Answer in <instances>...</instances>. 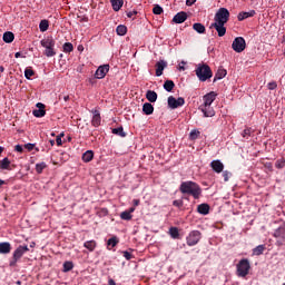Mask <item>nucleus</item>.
I'll list each match as a JSON object with an SVG mask.
<instances>
[{"label": "nucleus", "instance_id": "1", "mask_svg": "<svg viewBox=\"0 0 285 285\" xmlns=\"http://www.w3.org/2000/svg\"><path fill=\"white\" fill-rule=\"evenodd\" d=\"M215 99H217V92L215 91H210L203 97V104L199 106V110L204 117H215V109L212 107Z\"/></svg>", "mask_w": 285, "mask_h": 285}, {"label": "nucleus", "instance_id": "2", "mask_svg": "<svg viewBox=\"0 0 285 285\" xmlns=\"http://www.w3.org/2000/svg\"><path fill=\"white\" fill-rule=\"evenodd\" d=\"M179 190L183 195H191L194 199H199V197H202V187L193 180L183 181Z\"/></svg>", "mask_w": 285, "mask_h": 285}, {"label": "nucleus", "instance_id": "3", "mask_svg": "<svg viewBox=\"0 0 285 285\" xmlns=\"http://www.w3.org/2000/svg\"><path fill=\"white\" fill-rule=\"evenodd\" d=\"M55 38H52V36H48L40 41V46L45 48V57H55V55H57V51H55Z\"/></svg>", "mask_w": 285, "mask_h": 285}, {"label": "nucleus", "instance_id": "4", "mask_svg": "<svg viewBox=\"0 0 285 285\" xmlns=\"http://www.w3.org/2000/svg\"><path fill=\"white\" fill-rule=\"evenodd\" d=\"M196 76L198 77L199 81H208L210 77H213V70L208 65H198L196 68Z\"/></svg>", "mask_w": 285, "mask_h": 285}, {"label": "nucleus", "instance_id": "5", "mask_svg": "<svg viewBox=\"0 0 285 285\" xmlns=\"http://www.w3.org/2000/svg\"><path fill=\"white\" fill-rule=\"evenodd\" d=\"M230 19V11L226 8H220L216 12L214 17V23H223L226 24L228 23V20Z\"/></svg>", "mask_w": 285, "mask_h": 285}, {"label": "nucleus", "instance_id": "6", "mask_svg": "<svg viewBox=\"0 0 285 285\" xmlns=\"http://www.w3.org/2000/svg\"><path fill=\"white\" fill-rule=\"evenodd\" d=\"M236 268L238 277H246V275H248L250 272V262H248L246 258H243L239 261Z\"/></svg>", "mask_w": 285, "mask_h": 285}, {"label": "nucleus", "instance_id": "7", "mask_svg": "<svg viewBox=\"0 0 285 285\" xmlns=\"http://www.w3.org/2000/svg\"><path fill=\"white\" fill-rule=\"evenodd\" d=\"M202 239V232L191 230L186 237L187 246H197Z\"/></svg>", "mask_w": 285, "mask_h": 285}, {"label": "nucleus", "instance_id": "8", "mask_svg": "<svg viewBox=\"0 0 285 285\" xmlns=\"http://www.w3.org/2000/svg\"><path fill=\"white\" fill-rule=\"evenodd\" d=\"M232 48L235 52H244L246 50V40L242 37L235 38Z\"/></svg>", "mask_w": 285, "mask_h": 285}, {"label": "nucleus", "instance_id": "9", "mask_svg": "<svg viewBox=\"0 0 285 285\" xmlns=\"http://www.w3.org/2000/svg\"><path fill=\"white\" fill-rule=\"evenodd\" d=\"M186 104V100L184 98L176 99L175 97L170 96L168 97V106L169 108L174 109L179 108Z\"/></svg>", "mask_w": 285, "mask_h": 285}, {"label": "nucleus", "instance_id": "10", "mask_svg": "<svg viewBox=\"0 0 285 285\" xmlns=\"http://www.w3.org/2000/svg\"><path fill=\"white\" fill-rule=\"evenodd\" d=\"M109 70H110V65H102V66L98 67V69L95 72V78L104 79V77H106V75H108Z\"/></svg>", "mask_w": 285, "mask_h": 285}, {"label": "nucleus", "instance_id": "11", "mask_svg": "<svg viewBox=\"0 0 285 285\" xmlns=\"http://www.w3.org/2000/svg\"><path fill=\"white\" fill-rule=\"evenodd\" d=\"M28 246H19L13 253V259L17 262L23 257V254L28 253Z\"/></svg>", "mask_w": 285, "mask_h": 285}, {"label": "nucleus", "instance_id": "12", "mask_svg": "<svg viewBox=\"0 0 285 285\" xmlns=\"http://www.w3.org/2000/svg\"><path fill=\"white\" fill-rule=\"evenodd\" d=\"M224 23L213 22L209 28H215L218 37H224L226 35V28Z\"/></svg>", "mask_w": 285, "mask_h": 285}, {"label": "nucleus", "instance_id": "13", "mask_svg": "<svg viewBox=\"0 0 285 285\" xmlns=\"http://www.w3.org/2000/svg\"><path fill=\"white\" fill-rule=\"evenodd\" d=\"M92 112L94 117L91 119V126L99 128V126H101V114H99V110L97 109H95Z\"/></svg>", "mask_w": 285, "mask_h": 285}, {"label": "nucleus", "instance_id": "14", "mask_svg": "<svg viewBox=\"0 0 285 285\" xmlns=\"http://www.w3.org/2000/svg\"><path fill=\"white\" fill-rule=\"evenodd\" d=\"M210 167L214 173H224V163L220 160H213Z\"/></svg>", "mask_w": 285, "mask_h": 285}, {"label": "nucleus", "instance_id": "15", "mask_svg": "<svg viewBox=\"0 0 285 285\" xmlns=\"http://www.w3.org/2000/svg\"><path fill=\"white\" fill-rule=\"evenodd\" d=\"M37 108L38 109L33 110V117H46V105L38 102Z\"/></svg>", "mask_w": 285, "mask_h": 285}, {"label": "nucleus", "instance_id": "16", "mask_svg": "<svg viewBox=\"0 0 285 285\" xmlns=\"http://www.w3.org/2000/svg\"><path fill=\"white\" fill-rule=\"evenodd\" d=\"M166 66H168V63H166L164 60H160L156 63V77H161V75H164Z\"/></svg>", "mask_w": 285, "mask_h": 285}, {"label": "nucleus", "instance_id": "17", "mask_svg": "<svg viewBox=\"0 0 285 285\" xmlns=\"http://www.w3.org/2000/svg\"><path fill=\"white\" fill-rule=\"evenodd\" d=\"M188 19V14L184 11L178 12L174 18H173V22L174 23H184V21H186Z\"/></svg>", "mask_w": 285, "mask_h": 285}, {"label": "nucleus", "instance_id": "18", "mask_svg": "<svg viewBox=\"0 0 285 285\" xmlns=\"http://www.w3.org/2000/svg\"><path fill=\"white\" fill-rule=\"evenodd\" d=\"M274 237H276V239H283V242H285V224L274 232Z\"/></svg>", "mask_w": 285, "mask_h": 285}, {"label": "nucleus", "instance_id": "19", "mask_svg": "<svg viewBox=\"0 0 285 285\" xmlns=\"http://www.w3.org/2000/svg\"><path fill=\"white\" fill-rule=\"evenodd\" d=\"M254 14H256L255 10H250V11H242L238 13L237 19L238 21H244V19H248L250 17H253Z\"/></svg>", "mask_w": 285, "mask_h": 285}, {"label": "nucleus", "instance_id": "20", "mask_svg": "<svg viewBox=\"0 0 285 285\" xmlns=\"http://www.w3.org/2000/svg\"><path fill=\"white\" fill-rule=\"evenodd\" d=\"M135 210V207H130L129 210H125L120 214V218L125 222H130L132 219V212Z\"/></svg>", "mask_w": 285, "mask_h": 285}, {"label": "nucleus", "instance_id": "21", "mask_svg": "<svg viewBox=\"0 0 285 285\" xmlns=\"http://www.w3.org/2000/svg\"><path fill=\"white\" fill-rule=\"evenodd\" d=\"M197 210L200 215H208V213H210V206H208V204H200Z\"/></svg>", "mask_w": 285, "mask_h": 285}, {"label": "nucleus", "instance_id": "22", "mask_svg": "<svg viewBox=\"0 0 285 285\" xmlns=\"http://www.w3.org/2000/svg\"><path fill=\"white\" fill-rule=\"evenodd\" d=\"M142 112L145 115H153V112H155V107H153V104L150 102H145L142 106Z\"/></svg>", "mask_w": 285, "mask_h": 285}, {"label": "nucleus", "instance_id": "23", "mask_svg": "<svg viewBox=\"0 0 285 285\" xmlns=\"http://www.w3.org/2000/svg\"><path fill=\"white\" fill-rule=\"evenodd\" d=\"M92 159H95V153L92 150H87L82 155V161H85L86 164H88L89 161H92Z\"/></svg>", "mask_w": 285, "mask_h": 285}, {"label": "nucleus", "instance_id": "24", "mask_svg": "<svg viewBox=\"0 0 285 285\" xmlns=\"http://www.w3.org/2000/svg\"><path fill=\"white\" fill-rule=\"evenodd\" d=\"M11 246L10 243H0V253L2 255H8V253H10L11 250Z\"/></svg>", "mask_w": 285, "mask_h": 285}, {"label": "nucleus", "instance_id": "25", "mask_svg": "<svg viewBox=\"0 0 285 285\" xmlns=\"http://www.w3.org/2000/svg\"><path fill=\"white\" fill-rule=\"evenodd\" d=\"M226 75H228V72L226 71V69L224 68H219L215 75L214 81H217L219 79H224V77H226Z\"/></svg>", "mask_w": 285, "mask_h": 285}, {"label": "nucleus", "instance_id": "26", "mask_svg": "<svg viewBox=\"0 0 285 285\" xmlns=\"http://www.w3.org/2000/svg\"><path fill=\"white\" fill-rule=\"evenodd\" d=\"M4 43H12L14 41V33L7 31L3 33Z\"/></svg>", "mask_w": 285, "mask_h": 285}, {"label": "nucleus", "instance_id": "27", "mask_svg": "<svg viewBox=\"0 0 285 285\" xmlns=\"http://www.w3.org/2000/svg\"><path fill=\"white\" fill-rule=\"evenodd\" d=\"M111 6L115 12H119L124 6V0H111Z\"/></svg>", "mask_w": 285, "mask_h": 285}, {"label": "nucleus", "instance_id": "28", "mask_svg": "<svg viewBox=\"0 0 285 285\" xmlns=\"http://www.w3.org/2000/svg\"><path fill=\"white\" fill-rule=\"evenodd\" d=\"M193 28L196 32H198V35H204V32H206V27L199 22L194 23Z\"/></svg>", "mask_w": 285, "mask_h": 285}, {"label": "nucleus", "instance_id": "29", "mask_svg": "<svg viewBox=\"0 0 285 285\" xmlns=\"http://www.w3.org/2000/svg\"><path fill=\"white\" fill-rule=\"evenodd\" d=\"M146 99H148L150 104H155V101H157V94L153 90H148L146 92Z\"/></svg>", "mask_w": 285, "mask_h": 285}, {"label": "nucleus", "instance_id": "30", "mask_svg": "<svg viewBox=\"0 0 285 285\" xmlns=\"http://www.w3.org/2000/svg\"><path fill=\"white\" fill-rule=\"evenodd\" d=\"M85 248H87V250H90V253H92V250H95V248H97V242L95 240H87L83 244Z\"/></svg>", "mask_w": 285, "mask_h": 285}, {"label": "nucleus", "instance_id": "31", "mask_svg": "<svg viewBox=\"0 0 285 285\" xmlns=\"http://www.w3.org/2000/svg\"><path fill=\"white\" fill-rule=\"evenodd\" d=\"M164 88L167 90V92H173L175 89V82L173 80H166L164 83Z\"/></svg>", "mask_w": 285, "mask_h": 285}, {"label": "nucleus", "instance_id": "32", "mask_svg": "<svg viewBox=\"0 0 285 285\" xmlns=\"http://www.w3.org/2000/svg\"><path fill=\"white\" fill-rule=\"evenodd\" d=\"M264 250H266V246L264 245H258L256 248L253 249V255H263Z\"/></svg>", "mask_w": 285, "mask_h": 285}, {"label": "nucleus", "instance_id": "33", "mask_svg": "<svg viewBox=\"0 0 285 285\" xmlns=\"http://www.w3.org/2000/svg\"><path fill=\"white\" fill-rule=\"evenodd\" d=\"M116 32H117V35H119V37H124V35H126V32H128V28L124 24H120L117 27Z\"/></svg>", "mask_w": 285, "mask_h": 285}, {"label": "nucleus", "instance_id": "34", "mask_svg": "<svg viewBox=\"0 0 285 285\" xmlns=\"http://www.w3.org/2000/svg\"><path fill=\"white\" fill-rule=\"evenodd\" d=\"M39 28H40V32H46L48 28H50V23L48 22V20H41Z\"/></svg>", "mask_w": 285, "mask_h": 285}, {"label": "nucleus", "instance_id": "35", "mask_svg": "<svg viewBox=\"0 0 285 285\" xmlns=\"http://www.w3.org/2000/svg\"><path fill=\"white\" fill-rule=\"evenodd\" d=\"M199 135H202L199 130L197 129L191 130L189 134L190 141H195L196 139H199Z\"/></svg>", "mask_w": 285, "mask_h": 285}, {"label": "nucleus", "instance_id": "36", "mask_svg": "<svg viewBox=\"0 0 285 285\" xmlns=\"http://www.w3.org/2000/svg\"><path fill=\"white\" fill-rule=\"evenodd\" d=\"M169 234L173 239H179V229L177 227H170Z\"/></svg>", "mask_w": 285, "mask_h": 285}, {"label": "nucleus", "instance_id": "37", "mask_svg": "<svg viewBox=\"0 0 285 285\" xmlns=\"http://www.w3.org/2000/svg\"><path fill=\"white\" fill-rule=\"evenodd\" d=\"M72 268H75V264H72V262L67 261L63 263V273H69Z\"/></svg>", "mask_w": 285, "mask_h": 285}, {"label": "nucleus", "instance_id": "38", "mask_svg": "<svg viewBox=\"0 0 285 285\" xmlns=\"http://www.w3.org/2000/svg\"><path fill=\"white\" fill-rule=\"evenodd\" d=\"M107 244H108V246H111V248H115V246H117V244H119V238H117V236H114L108 239Z\"/></svg>", "mask_w": 285, "mask_h": 285}, {"label": "nucleus", "instance_id": "39", "mask_svg": "<svg viewBox=\"0 0 285 285\" xmlns=\"http://www.w3.org/2000/svg\"><path fill=\"white\" fill-rule=\"evenodd\" d=\"M45 168H47L46 163H39L36 165V171L38 173V175H41Z\"/></svg>", "mask_w": 285, "mask_h": 285}, {"label": "nucleus", "instance_id": "40", "mask_svg": "<svg viewBox=\"0 0 285 285\" xmlns=\"http://www.w3.org/2000/svg\"><path fill=\"white\" fill-rule=\"evenodd\" d=\"M0 167L2 168V170H8V168H10V159H2V161L0 163Z\"/></svg>", "mask_w": 285, "mask_h": 285}, {"label": "nucleus", "instance_id": "41", "mask_svg": "<svg viewBox=\"0 0 285 285\" xmlns=\"http://www.w3.org/2000/svg\"><path fill=\"white\" fill-rule=\"evenodd\" d=\"M112 134L114 135H119V137H126V132H124V127L114 128Z\"/></svg>", "mask_w": 285, "mask_h": 285}, {"label": "nucleus", "instance_id": "42", "mask_svg": "<svg viewBox=\"0 0 285 285\" xmlns=\"http://www.w3.org/2000/svg\"><path fill=\"white\" fill-rule=\"evenodd\" d=\"M72 50H75V47L72 46L71 42H66L63 45V52H72Z\"/></svg>", "mask_w": 285, "mask_h": 285}, {"label": "nucleus", "instance_id": "43", "mask_svg": "<svg viewBox=\"0 0 285 285\" xmlns=\"http://www.w3.org/2000/svg\"><path fill=\"white\" fill-rule=\"evenodd\" d=\"M24 77H26V79H30V78L35 77V70H32V68H27L24 70Z\"/></svg>", "mask_w": 285, "mask_h": 285}, {"label": "nucleus", "instance_id": "44", "mask_svg": "<svg viewBox=\"0 0 285 285\" xmlns=\"http://www.w3.org/2000/svg\"><path fill=\"white\" fill-rule=\"evenodd\" d=\"M154 14H163L164 13V8L161 6L156 4L153 9Z\"/></svg>", "mask_w": 285, "mask_h": 285}, {"label": "nucleus", "instance_id": "45", "mask_svg": "<svg viewBox=\"0 0 285 285\" xmlns=\"http://www.w3.org/2000/svg\"><path fill=\"white\" fill-rule=\"evenodd\" d=\"M250 132H253V129L246 128V129H244V131L242 132V137H244V139H248V137H250Z\"/></svg>", "mask_w": 285, "mask_h": 285}, {"label": "nucleus", "instance_id": "46", "mask_svg": "<svg viewBox=\"0 0 285 285\" xmlns=\"http://www.w3.org/2000/svg\"><path fill=\"white\" fill-rule=\"evenodd\" d=\"M285 166V159L284 158H281L278 160H276V164H275V167L281 169V168H284Z\"/></svg>", "mask_w": 285, "mask_h": 285}, {"label": "nucleus", "instance_id": "47", "mask_svg": "<svg viewBox=\"0 0 285 285\" xmlns=\"http://www.w3.org/2000/svg\"><path fill=\"white\" fill-rule=\"evenodd\" d=\"M267 88L268 90H275V88H277V82L276 81L268 82Z\"/></svg>", "mask_w": 285, "mask_h": 285}, {"label": "nucleus", "instance_id": "48", "mask_svg": "<svg viewBox=\"0 0 285 285\" xmlns=\"http://www.w3.org/2000/svg\"><path fill=\"white\" fill-rule=\"evenodd\" d=\"M173 206H176V208H181V206H184V202L183 200H174Z\"/></svg>", "mask_w": 285, "mask_h": 285}, {"label": "nucleus", "instance_id": "49", "mask_svg": "<svg viewBox=\"0 0 285 285\" xmlns=\"http://www.w3.org/2000/svg\"><path fill=\"white\" fill-rule=\"evenodd\" d=\"M223 177H224V181H228V179H229V177H230V173L227 171V170H225V171L223 173Z\"/></svg>", "mask_w": 285, "mask_h": 285}, {"label": "nucleus", "instance_id": "50", "mask_svg": "<svg viewBox=\"0 0 285 285\" xmlns=\"http://www.w3.org/2000/svg\"><path fill=\"white\" fill-rule=\"evenodd\" d=\"M24 148L27 149V150H35V145L33 144H27V145H24Z\"/></svg>", "mask_w": 285, "mask_h": 285}, {"label": "nucleus", "instance_id": "51", "mask_svg": "<svg viewBox=\"0 0 285 285\" xmlns=\"http://www.w3.org/2000/svg\"><path fill=\"white\" fill-rule=\"evenodd\" d=\"M56 144H57V146H63V142L61 140V136H57Z\"/></svg>", "mask_w": 285, "mask_h": 285}, {"label": "nucleus", "instance_id": "52", "mask_svg": "<svg viewBox=\"0 0 285 285\" xmlns=\"http://www.w3.org/2000/svg\"><path fill=\"white\" fill-rule=\"evenodd\" d=\"M124 257L127 259H132V254L129 252H124Z\"/></svg>", "mask_w": 285, "mask_h": 285}, {"label": "nucleus", "instance_id": "53", "mask_svg": "<svg viewBox=\"0 0 285 285\" xmlns=\"http://www.w3.org/2000/svg\"><path fill=\"white\" fill-rule=\"evenodd\" d=\"M14 150H16L17 153H23V147H22L21 145H17V146L14 147Z\"/></svg>", "mask_w": 285, "mask_h": 285}, {"label": "nucleus", "instance_id": "54", "mask_svg": "<svg viewBox=\"0 0 285 285\" xmlns=\"http://www.w3.org/2000/svg\"><path fill=\"white\" fill-rule=\"evenodd\" d=\"M265 168H267V170H273V163H266L265 164Z\"/></svg>", "mask_w": 285, "mask_h": 285}, {"label": "nucleus", "instance_id": "55", "mask_svg": "<svg viewBox=\"0 0 285 285\" xmlns=\"http://www.w3.org/2000/svg\"><path fill=\"white\" fill-rule=\"evenodd\" d=\"M184 66H186V62L181 61L179 63L178 70H186V67H184Z\"/></svg>", "mask_w": 285, "mask_h": 285}, {"label": "nucleus", "instance_id": "56", "mask_svg": "<svg viewBox=\"0 0 285 285\" xmlns=\"http://www.w3.org/2000/svg\"><path fill=\"white\" fill-rule=\"evenodd\" d=\"M197 0H186V6H193Z\"/></svg>", "mask_w": 285, "mask_h": 285}, {"label": "nucleus", "instance_id": "57", "mask_svg": "<svg viewBox=\"0 0 285 285\" xmlns=\"http://www.w3.org/2000/svg\"><path fill=\"white\" fill-rule=\"evenodd\" d=\"M108 285H117V283H115V279L110 278V279L108 281Z\"/></svg>", "mask_w": 285, "mask_h": 285}, {"label": "nucleus", "instance_id": "58", "mask_svg": "<svg viewBox=\"0 0 285 285\" xmlns=\"http://www.w3.org/2000/svg\"><path fill=\"white\" fill-rule=\"evenodd\" d=\"M134 206H138L139 205V199H134Z\"/></svg>", "mask_w": 285, "mask_h": 285}, {"label": "nucleus", "instance_id": "59", "mask_svg": "<svg viewBox=\"0 0 285 285\" xmlns=\"http://www.w3.org/2000/svg\"><path fill=\"white\" fill-rule=\"evenodd\" d=\"M78 50H79V52H83V46H78Z\"/></svg>", "mask_w": 285, "mask_h": 285}, {"label": "nucleus", "instance_id": "60", "mask_svg": "<svg viewBox=\"0 0 285 285\" xmlns=\"http://www.w3.org/2000/svg\"><path fill=\"white\" fill-rule=\"evenodd\" d=\"M63 101H70V96H65Z\"/></svg>", "mask_w": 285, "mask_h": 285}, {"label": "nucleus", "instance_id": "61", "mask_svg": "<svg viewBox=\"0 0 285 285\" xmlns=\"http://www.w3.org/2000/svg\"><path fill=\"white\" fill-rule=\"evenodd\" d=\"M6 68L3 66H0V72H4Z\"/></svg>", "mask_w": 285, "mask_h": 285}, {"label": "nucleus", "instance_id": "62", "mask_svg": "<svg viewBox=\"0 0 285 285\" xmlns=\"http://www.w3.org/2000/svg\"><path fill=\"white\" fill-rule=\"evenodd\" d=\"M66 136V134H63V132H61L60 135H58V137H60V139L62 138V137H65Z\"/></svg>", "mask_w": 285, "mask_h": 285}, {"label": "nucleus", "instance_id": "63", "mask_svg": "<svg viewBox=\"0 0 285 285\" xmlns=\"http://www.w3.org/2000/svg\"><path fill=\"white\" fill-rule=\"evenodd\" d=\"M3 184H6V181L0 179V188L3 186Z\"/></svg>", "mask_w": 285, "mask_h": 285}, {"label": "nucleus", "instance_id": "64", "mask_svg": "<svg viewBox=\"0 0 285 285\" xmlns=\"http://www.w3.org/2000/svg\"><path fill=\"white\" fill-rule=\"evenodd\" d=\"M51 146H55V140H50Z\"/></svg>", "mask_w": 285, "mask_h": 285}]
</instances>
